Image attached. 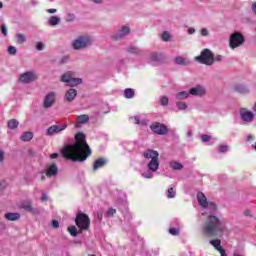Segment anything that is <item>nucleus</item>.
Masks as SVG:
<instances>
[{"label": "nucleus", "mask_w": 256, "mask_h": 256, "mask_svg": "<svg viewBox=\"0 0 256 256\" xmlns=\"http://www.w3.org/2000/svg\"><path fill=\"white\" fill-rule=\"evenodd\" d=\"M91 45V37L89 36H80L75 39L72 43L73 49L79 51L80 49H85V47H89Z\"/></svg>", "instance_id": "6e6552de"}, {"label": "nucleus", "mask_w": 256, "mask_h": 256, "mask_svg": "<svg viewBox=\"0 0 256 256\" xmlns=\"http://www.w3.org/2000/svg\"><path fill=\"white\" fill-rule=\"evenodd\" d=\"M91 148L87 144V136L83 132H78L75 135V143L67 144L62 149V155L65 159H69L74 163H83L91 157Z\"/></svg>", "instance_id": "f03ea898"}, {"label": "nucleus", "mask_w": 256, "mask_h": 256, "mask_svg": "<svg viewBox=\"0 0 256 256\" xmlns=\"http://www.w3.org/2000/svg\"><path fill=\"white\" fill-rule=\"evenodd\" d=\"M201 141H202V143H209V141H211V136H209L207 134H203L201 136Z\"/></svg>", "instance_id": "37998d69"}, {"label": "nucleus", "mask_w": 256, "mask_h": 256, "mask_svg": "<svg viewBox=\"0 0 256 256\" xmlns=\"http://www.w3.org/2000/svg\"><path fill=\"white\" fill-rule=\"evenodd\" d=\"M47 13H50V14L57 13V9H48Z\"/></svg>", "instance_id": "6e6d98bb"}, {"label": "nucleus", "mask_w": 256, "mask_h": 256, "mask_svg": "<svg viewBox=\"0 0 256 256\" xmlns=\"http://www.w3.org/2000/svg\"><path fill=\"white\" fill-rule=\"evenodd\" d=\"M234 89L237 93H249V89L243 84H237Z\"/></svg>", "instance_id": "473e14b6"}, {"label": "nucleus", "mask_w": 256, "mask_h": 256, "mask_svg": "<svg viewBox=\"0 0 256 256\" xmlns=\"http://www.w3.org/2000/svg\"><path fill=\"white\" fill-rule=\"evenodd\" d=\"M161 39H162V41L167 42V41H169V39H171V34L167 31H164L161 35Z\"/></svg>", "instance_id": "a19ab883"}, {"label": "nucleus", "mask_w": 256, "mask_h": 256, "mask_svg": "<svg viewBox=\"0 0 256 256\" xmlns=\"http://www.w3.org/2000/svg\"><path fill=\"white\" fill-rule=\"evenodd\" d=\"M245 43V36L241 32H234L230 35L229 38V47L230 49H237Z\"/></svg>", "instance_id": "39448f33"}, {"label": "nucleus", "mask_w": 256, "mask_h": 256, "mask_svg": "<svg viewBox=\"0 0 256 256\" xmlns=\"http://www.w3.org/2000/svg\"><path fill=\"white\" fill-rule=\"evenodd\" d=\"M207 93V90L205 89V86L202 85H196L195 87H192L189 89V94L193 95L194 97H203Z\"/></svg>", "instance_id": "4468645a"}, {"label": "nucleus", "mask_w": 256, "mask_h": 256, "mask_svg": "<svg viewBox=\"0 0 256 256\" xmlns=\"http://www.w3.org/2000/svg\"><path fill=\"white\" fill-rule=\"evenodd\" d=\"M200 35H201L202 37H209V30H208L207 28H202V29L200 30Z\"/></svg>", "instance_id": "a18cd8bd"}, {"label": "nucleus", "mask_w": 256, "mask_h": 256, "mask_svg": "<svg viewBox=\"0 0 256 256\" xmlns=\"http://www.w3.org/2000/svg\"><path fill=\"white\" fill-rule=\"evenodd\" d=\"M21 209L27 211V213H31V215H39L41 211L37 207H33L31 205V201H24L21 203Z\"/></svg>", "instance_id": "ddd939ff"}, {"label": "nucleus", "mask_w": 256, "mask_h": 256, "mask_svg": "<svg viewBox=\"0 0 256 256\" xmlns=\"http://www.w3.org/2000/svg\"><path fill=\"white\" fill-rule=\"evenodd\" d=\"M132 217H133V216H132L131 213H129V212L126 213V215H125V219H128V220H129V219H132Z\"/></svg>", "instance_id": "13d9d810"}, {"label": "nucleus", "mask_w": 256, "mask_h": 256, "mask_svg": "<svg viewBox=\"0 0 256 256\" xmlns=\"http://www.w3.org/2000/svg\"><path fill=\"white\" fill-rule=\"evenodd\" d=\"M197 201L200 207L204 209L202 215L208 214V217L202 226V233H204L206 237H221L227 230V226L225 225V218L217 217L215 215L217 212V204L208 202L207 196H205L203 192L197 193Z\"/></svg>", "instance_id": "f257e3e1"}, {"label": "nucleus", "mask_w": 256, "mask_h": 256, "mask_svg": "<svg viewBox=\"0 0 256 256\" xmlns=\"http://www.w3.org/2000/svg\"><path fill=\"white\" fill-rule=\"evenodd\" d=\"M176 107H177L178 111H186L188 106H187V103L182 102L181 100H178L176 102Z\"/></svg>", "instance_id": "72a5a7b5"}, {"label": "nucleus", "mask_w": 256, "mask_h": 256, "mask_svg": "<svg viewBox=\"0 0 256 256\" xmlns=\"http://www.w3.org/2000/svg\"><path fill=\"white\" fill-rule=\"evenodd\" d=\"M131 121H132L135 125H142V126L147 125V121H146V120H141V118H140L139 116H133V117H131Z\"/></svg>", "instance_id": "c85d7f7f"}, {"label": "nucleus", "mask_w": 256, "mask_h": 256, "mask_svg": "<svg viewBox=\"0 0 256 256\" xmlns=\"http://www.w3.org/2000/svg\"><path fill=\"white\" fill-rule=\"evenodd\" d=\"M36 49L37 51H43V49H45V44H43V42H37Z\"/></svg>", "instance_id": "49530a36"}, {"label": "nucleus", "mask_w": 256, "mask_h": 256, "mask_svg": "<svg viewBox=\"0 0 256 256\" xmlns=\"http://www.w3.org/2000/svg\"><path fill=\"white\" fill-rule=\"evenodd\" d=\"M17 127H19V121L12 119L10 121H8V129H17Z\"/></svg>", "instance_id": "f704fd0d"}, {"label": "nucleus", "mask_w": 256, "mask_h": 256, "mask_svg": "<svg viewBox=\"0 0 256 256\" xmlns=\"http://www.w3.org/2000/svg\"><path fill=\"white\" fill-rule=\"evenodd\" d=\"M117 213V210L114 208H108V210L105 213V217H107L108 219L111 217H115V214Z\"/></svg>", "instance_id": "4c0bfd02"}, {"label": "nucleus", "mask_w": 256, "mask_h": 256, "mask_svg": "<svg viewBox=\"0 0 256 256\" xmlns=\"http://www.w3.org/2000/svg\"><path fill=\"white\" fill-rule=\"evenodd\" d=\"M20 139H21V141H24V142L31 141V139H33V132H24L20 136Z\"/></svg>", "instance_id": "c756f323"}, {"label": "nucleus", "mask_w": 256, "mask_h": 256, "mask_svg": "<svg viewBox=\"0 0 256 256\" xmlns=\"http://www.w3.org/2000/svg\"><path fill=\"white\" fill-rule=\"evenodd\" d=\"M57 157H59L58 153H53L50 155V159H57Z\"/></svg>", "instance_id": "5fc2aeb1"}, {"label": "nucleus", "mask_w": 256, "mask_h": 256, "mask_svg": "<svg viewBox=\"0 0 256 256\" xmlns=\"http://www.w3.org/2000/svg\"><path fill=\"white\" fill-rule=\"evenodd\" d=\"M98 219L101 221V219H103V214L102 213H98Z\"/></svg>", "instance_id": "052dcab7"}, {"label": "nucleus", "mask_w": 256, "mask_h": 256, "mask_svg": "<svg viewBox=\"0 0 256 256\" xmlns=\"http://www.w3.org/2000/svg\"><path fill=\"white\" fill-rule=\"evenodd\" d=\"M240 119L244 123H251L253 119H255V114L253 112L247 110L246 108L240 109Z\"/></svg>", "instance_id": "f8f14e48"}, {"label": "nucleus", "mask_w": 256, "mask_h": 256, "mask_svg": "<svg viewBox=\"0 0 256 256\" xmlns=\"http://www.w3.org/2000/svg\"><path fill=\"white\" fill-rule=\"evenodd\" d=\"M218 151H219V153H227V152H229V145H227V144L219 145Z\"/></svg>", "instance_id": "58836bf2"}, {"label": "nucleus", "mask_w": 256, "mask_h": 256, "mask_svg": "<svg viewBox=\"0 0 256 256\" xmlns=\"http://www.w3.org/2000/svg\"><path fill=\"white\" fill-rule=\"evenodd\" d=\"M68 232L70 233V235H72V237H77V235L79 233V232H77V227H75V226L68 227Z\"/></svg>", "instance_id": "ea45409f"}, {"label": "nucleus", "mask_w": 256, "mask_h": 256, "mask_svg": "<svg viewBox=\"0 0 256 256\" xmlns=\"http://www.w3.org/2000/svg\"><path fill=\"white\" fill-rule=\"evenodd\" d=\"M195 61L202 65H213V52L209 49H204L199 56L195 57Z\"/></svg>", "instance_id": "0eeeda50"}, {"label": "nucleus", "mask_w": 256, "mask_h": 256, "mask_svg": "<svg viewBox=\"0 0 256 256\" xmlns=\"http://www.w3.org/2000/svg\"><path fill=\"white\" fill-rule=\"evenodd\" d=\"M92 1H93V3H97V4L103 3V0H92Z\"/></svg>", "instance_id": "680f3d73"}, {"label": "nucleus", "mask_w": 256, "mask_h": 256, "mask_svg": "<svg viewBox=\"0 0 256 256\" xmlns=\"http://www.w3.org/2000/svg\"><path fill=\"white\" fill-rule=\"evenodd\" d=\"M75 223L81 231H87L91 225V220L89 219V216L85 213H78L76 215Z\"/></svg>", "instance_id": "423d86ee"}, {"label": "nucleus", "mask_w": 256, "mask_h": 256, "mask_svg": "<svg viewBox=\"0 0 256 256\" xmlns=\"http://www.w3.org/2000/svg\"><path fill=\"white\" fill-rule=\"evenodd\" d=\"M150 129L155 135H167V133H169V128H167V125L160 122L152 123L150 125Z\"/></svg>", "instance_id": "1a4fd4ad"}, {"label": "nucleus", "mask_w": 256, "mask_h": 256, "mask_svg": "<svg viewBox=\"0 0 256 256\" xmlns=\"http://www.w3.org/2000/svg\"><path fill=\"white\" fill-rule=\"evenodd\" d=\"M4 217L7 219V221H19V219H21V215L19 213L13 212L6 213Z\"/></svg>", "instance_id": "b1692460"}, {"label": "nucleus", "mask_w": 256, "mask_h": 256, "mask_svg": "<svg viewBox=\"0 0 256 256\" xmlns=\"http://www.w3.org/2000/svg\"><path fill=\"white\" fill-rule=\"evenodd\" d=\"M214 61H216L218 63L223 61V56H221V55H217L216 57L213 56V63H214Z\"/></svg>", "instance_id": "09e8293b"}, {"label": "nucleus", "mask_w": 256, "mask_h": 256, "mask_svg": "<svg viewBox=\"0 0 256 256\" xmlns=\"http://www.w3.org/2000/svg\"><path fill=\"white\" fill-rule=\"evenodd\" d=\"M189 95H191V94L187 91H180V92L175 94V99L177 101H183L185 99H188Z\"/></svg>", "instance_id": "a878e982"}, {"label": "nucleus", "mask_w": 256, "mask_h": 256, "mask_svg": "<svg viewBox=\"0 0 256 256\" xmlns=\"http://www.w3.org/2000/svg\"><path fill=\"white\" fill-rule=\"evenodd\" d=\"M142 157H144L148 169L142 173V177L144 179H153V173L159 171V152L157 150L147 149L143 152Z\"/></svg>", "instance_id": "7ed1b4c3"}, {"label": "nucleus", "mask_w": 256, "mask_h": 256, "mask_svg": "<svg viewBox=\"0 0 256 256\" xmlns=\"http://www.w3.org/2000/svg\"><path fill=\"white\" fill-rule=\"evenodd\" d=\"M75 97H77V90L74 88H70L69 90H67L64 95V99L65 101H67V103H71V101H74Z\"/></svg>", "instance_id": "a211bd4d"}, {"label": "nucleus", "mask_w": 256, "mask_h": 256, "mask_svg": "<svg viewBox=\"0 0 256 256\" xmlns=\"http://www.w3.org/2000/svg\"><path fill=\"white\" fill-rule=\"evenodd\" d=\"M47 199H49V196H47V193L43 192L40 201L45 202Z\"/></svg>", "instance_id": "8fccbe9b"}, {"label": "nucleus", "mask_w": 256, "mask_h": 256, "mask_svg": "<svg viewBox=\"0 0 256 256\" xmlns=\"http://www.w3.org/2000/svg\"><path fill=\"white\" fill-rule=\"evenodd\" d=\"M168 232L170 233V235L177 237L179 233H181V230L179 229V227H170Z\"/></svg>", "instance_id": "c9c22d12"}, {"label": "nucleus", "mask_w": 256, "mask_h": 256, "mask_svg": "<svg viewBox=\"0 0 256 256\" xmlns=\"http://www.w3.org/2000/svg\"><path fill=\"white\" fill-rule=\"evenodd\" d=\"M192 135H193V132H191V131L187 132V137H191Z\"/></svg>", "instance_id": "0e129e2a"}, {"label": "nucleus", "mask_w": 256, "mask_h": 256, "mask_svg": "<svg viewBox=\"0 0 256 256\" xmlns=\"http://www.w3.org/2000/svg\"><path fill=\"white\" fill-rule=\"evenodd\" d=\"M253 139H254L253 135L249 134L247 136V141H253Z\"/></svg>", "instance_id": "bf43d9fd"}, {"label": "nucleus", "mask_w": 256, "mask_h": 256, "mask_svg": "<svg viewBox=\"0 0 256 256\" xmlns=\"http://www.w3.org/2000/svg\"><path fill=\"white\" fill-rule=\"evenodd\" d=\"M66 129H67V124L52 125L46 130V136L52 137V135H57V133H61V131H65Z\"/></svg>", "instance_id": "9b49d317"}, {"label": "nucleus", "mask_w": 256, "mask_h": 256, "mask_svg": "<svg viewBox=\"0 0 256 256\" xmlns=\"http://www.w3.org/2000/svg\"><path fill=\"white\" fill-rule=\"evenodd\" d=\"M175 190L173 188H169L167 192L168 199H175Z\"/></svg>", "instance_id": "79ce46f5"}, {"label": "nucleus", "mask_w": 256, "mask_h": 256, "mask_svg": "<svg viewBox=\"0 0 256 256\" xmlns=\"http://www.w3.org/2000/svg\"><path fill=\"white\" fill-rule=\"evenodd\" d=\"M107 165V159L105 158H98L94 161L93 164V171H98V169H103Z\"/></svg>", "instance_id": "6ab92c4d"}, {"label": "nucleus", "mask_w": 256, "mask_h": 256, "mask_svg": "<svg viewBox=\"0 0 256 256\" xmlns=\"http://www.w3.org/2000/svg\"><path fill=\"white\" fill-rule=\"evenodd\" d=\"M55 92H50L48 93L43 101V107L44 109H49L51 107H53V105H55Z\"/></svg>", "instance_id": "2eb2a0df"}, {"label": "nucleus", "mask_w": 256, "mask_h": 256, "mask_svg": "<svg viewBox=\"0 0 256 256\" xmlns=\"http://www.w3.org/2000/svg\"><path fill=\"white\" fill-rule=\"evenodd\" d=\"M124 97L125 99H133V97H135V90L132 88H126L124 90Z\"/></svg>", "instance_id": "cd10ccee"}, {"label": "nucleus", "mask_w": 256, "mask_h": 256, "mask_svg": "<svg viewBox=\"0 0 256 256\" xmlns=\"http://www.w3.org/2000/svg\"><path fill=\"white\" fill-rule=\"evenodd\" d=\"M0 9H3V2H0Z\"/></svg>", "instance_id": "774afa93"}, {"label": "nucleus", "mask_w": 256, "mask_h": 256, "mask_svg": "<svg viewBox=\"0 0 256 256\" xmlns=\"http://www.w3.org/2000/svg\"><path fill=\"white\" fill-rule=\"evenodd\" d=\"M88 122H89V115H87V114L79 115L77 117L75 127L77 129H79V127H81V125H85V123H88Z\"/></svg>", "instance_id": "aec40b11"}, {"label": "nucleus", "mask_w": 256, "mask_h": 256, "mask_svg": "<svg viewBox=\"0 0 256 256\" xmlns=\"http://www.w3.org/2000/svg\"><path fill=\"white\" fill-rule=\"evenodd\" d=\"M45 177H47V174H42V176H41V181H45Z\"/></svg>", "instance_id": "e2e57ef3"}, {"label": "nucleus", "mask_w": 256, "mask_h": 256, "mask_svg": "<svg viewBox=\"0 0 256 256\" xmlns=\"http://www.w3.org/2000/svg\"><path fill=\"white\" fill-rule=\"evenodd\" d=\"M159 103L162 107H167V105H169V97L161 96L159 99Z\"/></svg>", "instance_id": "e433bc0d"}, {"label": "nucleus", "mask_w": 256, "mask_h": 256, "mask_svg": "<svg viewBox=\"0 0 256 256\" xmlns=\"http://www.w3.org/2000/svg\"><path fill=\"white\" fill-rule=\"evenodd\" d=\"M8 53L9 55H17V48H15V46H9Z\"/></svg>", "instance_id": "c03bdc74"}, {"label": "nucleus", "mask_w": 256, "mask_h": 256, "mask_svg": "<svg viewBox=\"0 0 256 256\" xmlns=\"http://www.w3.org/2000/svg\"><path fill=\"white\" fill-rule=\"evenodd\" d=\"M66 62H67V57L62 58L61 63H66Z\"/></svg>", "instance_id": "69168bd1"}, {"label": "nucleus", "mask_w": 256, "mask_h": 256, "mask_svg": "<svg viewBox=\"0 0 256 256\" xmlns=\"http://www.w3.org/2000/svg\"><path fill=\"white\" fill-rule=\"evenodd\" d=\"M131 33V29L128 26H123L118 33L112 36V39L115 41H119V39H123V37H127Z\"/></svg>", "instance_id": "dca6fc26"}, {"label": "nucleus", "mask_w": 256, "mask_h": 256, "mask_svg": "<svg viewBox=\"0 0 256 256\" xmlns=\"http://www.w3.org/2000/svg\"><path fill=\"white\" fill-rule=\"evenodd\" d=\"M176 65H181L182 67H187L191 64V61L183 56H176L174 59Z\"/></svg>", "instance_id": "412c9836"}, {"label": "nucleus", "mask_w": 256, "mask_h": 256, "mask_svg": "<svg viewBox=\"0 0 256 256\" xmlns=\"http://www.w3.org/2000/svg\"><path fill=\"white\" fill-rule=\"evenodd\" d=\"M52 227H54V229H59V221L52 220Z\"/></svg>", "instance_id": "3c124183"}, {"label": "nucleus", "mask_w": 256, "mask_h": 256, "mask_svg": "<svg viewBox=\"0 0 256 256\" xmlns=\"http://www.w3.org/2000/svg\"><path fill=\"white\" fill-rule=\"evenodd\" d=\"M48 22L51 27H55V25H59V23H61V18L59 16H52Z\"/></svg>", "instance_id": "7c9ffc66"}, {"label": "nucleus", "mask_w": 256, "mask_h": 256, "mask_svg": "<svg viewBox=\"0 0 256 256\" xmlns=\"http://www.w3.org/2000/svg\"><path fill=\"white\" fill-rule=\"evenodd\" d=\"M74 73L72 71H68L61 76L62 83H66L69 87H77V85H81L83 83V79L74 78Z\"/></svg>", "instance_id": "20e7f679"}, {"label": "nucleus", "mask_w": 256, "mask_h": 256, "mask_svg": "<svg viewBox=\"0 0 256 256\" xmlns=\"http://www.w3.org/2000/svg\"><path fill=\"white\" fill-rule=\"evenodd\" d=\"M252 149H254V151H256V142L254 144H252Z\"/></svg>", "instance_id": "338daca9"}, {"label": "nucleus", "mask_w": 256, "mask_h": 256, "mask_svg": "<svg viewBox=\"0 0 256 256\" xmlns=\"http://www.w3.org/2000/svg\"><path fill=\"white\" fill-rule=\"evenodd\" d=\"M169 167L172 168L173 171H181V169H183V164L178 161H170Z\"/></svg>", "instance_id": "bb28decb"}, {"label": "nucleus", "mask_w": 256, "mask_h": 256, "mask_svg": "<svg viewBox=\"0 0 256 256\" xmlns=\"http://www.w3.org/2000/svg\"><path fill=\"white\" fill-rule=\"evenodd\" d=\"M127 52L130 53L131 55H137V56L143 55V51L137 46H129L127 48Z\"/></svg>", "instance_id": "393cba45"}, {"label": "nucleus", "mask_w": 256, "mask_h": 256, "mask_svg": "<svg viewBox=\"0 0 256 256\" xmlns=\"http://www.w3.org/2000/svg\"><path fill=\"white\" fill-rule=\"evenodd\" d=\"M3 161H5V153L0 151V163H3Z\"/></svg>", "instance_id": "603ef678"}, {"label": "nucleus", "mask_w": 256, "mask_h": 256, "mask_svg": "<svg viewBox=\"0 0 256 256\" xmlns=\"http://www.w3.org/2000/svg\"><path fill=\"white\" fill-rule=\"evenodd\" d=\"M195 33V28H188V35H193Z\"/></svg>", "instance_id": "864d4df0"}, {"label": "nucleus", "mask_w": 256, "mask_h": 256, "mask_svg": "<svg viewBox=\"0 0 256 256\" xmlns=\"http://www.w3.org/2000/svg\"><path fill=\"white\" fill-rule=\"evenodd\" d=\"M244 215H245L246 217H251V211L246 210V211L244 212Z\"/></svg>", "instance_id": "4d7b16f0"}, {"label": "nucleus", "mask_w": 256, "mask_h": 256, "mask_svg": "<svg viewBox=\"0 0 256 256\" xmlns=\"http://www.w3.org/2000/svg\"><path fill=\"white\" fill-rule=\"evenodd\" d=\"M148 59L151 63H159V61H161V59H163V55H161L157 52H152V53H150Z\"/></svg>", "instance_id": "5701e85b"}, {"label": "nucleus", "mask_w": 256, "mask_h": 256, "mask_svg": "<svg viewBox=\"0 0 256 256\" xmlns=\"http://www.w3.org/2000/svg\"><path fill=\"white\" fill-rule=\"evenodd\" d=\"M59 175V167H57V164L52 163L46 168V177H57Z\"/></svg>", "instance_id": "f3484780"}, {"label": "nucleus", "mask_w": 256, "mask_h": 256, "mask_svg": "<svg viewBox=\"0 0 256 256\" xmlns=\"http://www.w3.org/2000/svg\"><path fill=\"white\" fill-rule=\"evenodd\" d=\"M16 41H17L18 45H23V43L27 42V37L25 36V34L17 33Z\"/></svg>", "instance_id": "2f4dec72"}, {"label": "nucleus", "mask_w": 256, "mask_h": 256, "mask_svg": "<svg viewBox=\"0 0 256 256\" xmlns=\"http://www.w3.org/2000/svg\"><path fill=\"white\" fill-rule=\"evenodd\" d=\"M35 79H37V74L35 71H27L19 76V81L25 84L32 83V81H35Z\"/></svg>", "instance_id": "9d476101"}, {"label": "nucleus", "mask_w": 256, "mask_h": 256, "mask_svg": "<svg viewBox=\"0 0 256 256\" xmlns=\"http://www.w3.org/2000/svg\"><path fill=\"white\" fill-rule=\"evenodd\" d=\"M0 31L6 37V35H7V25L2 24L1 27H0Z\"/></svg>", "instance_id": "de8ad7c7"}, {"label": "nucleus", "mask_w": 256, "mask_h": 256, "mask_svg": "<svg viewBox=\"0 0 256 256\" xmlns=\"http://www.w3.org/2000/svg\"><path fill=\"white\" fill-rule=\"evenodd\" d=\"M210 245H212V247H214V249H216V251H219V253L221 255H225V250L221 246V240H219V239L211 240Z\"/></svg>", "instance_id": "4be33fe9"}]
</instances>
